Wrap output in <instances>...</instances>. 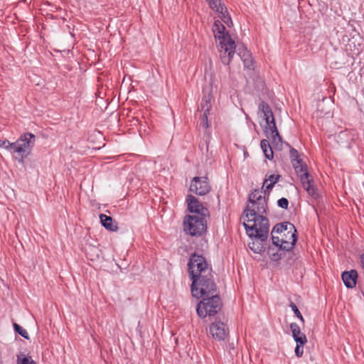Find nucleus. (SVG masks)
Listing matches in <instances>:
<instances>
[{"instance_id": "obj_31", "label": "nucleus", "mask_w": 364, "mask_h": 364, "mask_svg": "<svg viewBox=\"0 0 364 364\" xmlns=\"http://www.w3.org/2000/svg\"><path fill=\"white\" fill-rule=\"evenodd\" d=\"M289 306L291 307V310L294 311L295 316L302 322V323H304L305 321H304V318L302 314L299 311L296 305L292 301H290Z\"/></svg>"}, {"instance_id": "obj_38", "label": "nucleus", "mask_w": 364, "mask_h": 364, "mask_svg": "<svg viewBox=\"0 0 364 364\" xmlns=\"http://www.w3.org/2000/svg\"><path fill=\"white\" fill-rule=\"evenodd\" d=\"M271 239H272V245L275 247H279V245L282 244V240H281V238H279V237H276L274 235V233H272V232H271Z\"/></svg>"}, {"instance_id": "obj_34", "label": "nucleus", "mask_w": 364, "mask_h": 364, "mask_svg": "<svg viewBox=\"0 0 364 364\" xmlns=\"http://www.w3.org/2000/svg\"><path fill=\"white\" fill-rule=\"evenodd\" d=\"M272 183H266L264 188H262V190L260 191L262 192V196H265L266 198L269 199L270 192L272 190L274 186L272 185Z\"/></svg>"}, {"instance_id": "obj_26", "label": "nucleus", "mask_w": 364, "mask_h": 364, "mask_svg": "<svg viewBox=\"0 0 364 364\" xmlns=\"http://www.w3.org/2000/svg\"><path fill=\"white\" fill-rule=\"evenodd\" d=\"M208 113L200 112V115L199 117V125L203 129H208L210 126L208 121Z\"/></svg>"}, {"instance_id": "obj_27", "label": "nucleus", "mask_w": 364, "mask_h": 364, "mask_svg": "<svg viewBox=\"0 0 364 364\" xmlns=\"http://www.w3.org/2000/svg\"><path fill=\"white\" fill-rule=\"evenodd\" d=\"M281 178V175L279 174H270L268 176V174L266 175V177L263 181V184H262V188H264L265 184L269 181V183H272V185H273L274 186V185L279 181Z\"/></svg>"}, {"instance_id": "obj_28", "label": "nucleus", "mask_w": 364, "mask_h": 364, "mask_svg": "<svg viewBox=\"0 0 364 364\" xmlns=\"http://www.w3.org/2000/svg\"><path fill=\"white\" fill-rule=\"evenodd\" d=\"M237 54L240 57L242 60L252 56L251 53L247 50V48L243 44L238 46Z\"/></svg>"}, {"instance_id": "obj_32", "label": "nucleus", "mask_w": 364, "mask_h": 364, "mask_svg": "<svg viewBox=\"0 0 364 364\" xmlns=\"http://www.w3.org/2000/svg\"><path fill=\"white\" fill-rule=\"evenodd\" d=\"M242 62H243V64H244V66H245V68H247L248 70H255V62L252 59V56L248 58L244 59L242 60Z\"/></svg>"}, {"instance_id": "obj_19", "label": "nucleus", "mask_w": 364, "mask_h": 364, "mask_svg": "<svg viewBox=\"0 0 364 364\" xmlns=\"http://www.w3.org/2000/svg\"><path fill=\"white\" fill-rule=\"evenodd\" d=\"M236 47L237 46H236L235 41H234V45H230L225 42V46H223V47H220L221 49H224V54L228 53L227 56H223L221 58V61L224 65H228L230 64V63L231 62L232 58L235 53Z\"/></svg>"}, {"instance_id": "obj_22", "label": "nucleus", "mask_w": 364, "mask_h": 364, "mask_svg": "<svg viewBox=\"0 0 364 364\" xmlns=\"http://www.w3.org/2000/svg\"><path fill=\"white\" fill-rule=\"evenodd\" d=\"M213 96L210 93L204 94L200 102V107L198 109V112H205L210 114V111L212 108L211 100Z\"/></svg>"}, {"instance_id": "obj_41", "label": "nucleus", "mask_w": 364, "mask_h": 364, "mask_svg": "<svg viewBox=\"0 0 364 364\" xmlns=\"http://www.w3.org/2000/svg\"><path fill=\"white\" fill-rule=\"evenodd\" d=\"M228 53L227 54H224V49H221L220 50V58L223 56H227Z\"/></svg>"}, {"instance_id": "obj_36", "label": "nucleus", "mask_w": 364, "mask_h": 364, "mask_svg": "<svg viewBox=\"0 0 364 364\" xmlns=\"http://www.w3.org/2000/svg\"><path fill=\"white\" fill-rule=\"evenodd\" d=\"M277 205L283 209H288L289 206V200L286 198H281L277 200Z\"/></svg>"}, {"instance_id": "obj_25", "label": "nucleus", "mask_w": 364, "mask_h": 364, "mask_svg": "<svg viewBox=\"0 0 364 364\" xmlns=\"http://www.w3.org/2000/svg\"><path fill=\"white\" fill-rule=\"evenodd\" d=\"M16 357L17 364H37L36 362L32 359L31 355H26L23 352H20Z\"/></svg>"}, {"instance_id": "obj_42", "label": "nucleus", "mask_w": 364, "mask_h": 364, "mask_svg": "<svg viewBox=\"0 0 364 364\" xmlns=\"http://www.w3.org/2000/svg\"><path fill=\"white\" fill-rule=\"evenodd\" d=\"M244 155L245 156H246L247 155H248V153L247 151H245Z\"/></svg>"}, {"instance_id": "obj_18", "label": "nucleus", "mask_w": 364, "mask_h": 364, "mask_svg": "<svg viewBox=\"0 0 364 364\" xmlns=\"http://www.w3.org/2000/svg\"><path fill=\"white\" fill-rule=\"evenodd\" d=\"M215 12L218 14L219 18L228 26H230L232 25L231 17L228 11V9L225 4L220 2L217 9L213 10Z\"/></svg>"}, {"instance_id": "obj_29", "label": "nucleus", "mask_w": 364, "mask_h": 364, "mask_svg": "<svg viewBox=\"0 0 364 364\" xmlns=\"http://www.w3.org/2000/svg\"><path fill=\"white\" fill-rule=\"evenodd\" d=\"M14 142H10L8 139L0 140V148H4L9 151L11 154H14Z\"/></svg>"}, {"instance_id": "obj_40", "label": "nucleus", "mask_w": 364, "mask_h": 364, "mask_svg": "<svg viewBox=\"0 0 364 364\" xmlns=\"http://www.w3.org/2000/svg\"><path fill=\"white\" fill-rule=\"evenodd\" d=\"M91 250L93 252V255H95L97 257L99 256V250L96 248L95 247H92L91 248Z\"/></svg>"}, {"instance_id": "obj_3", "label": "nucleus", "mask_w": 364, "mask_h": 364, "mask_svg": "<svg viewBox=\"0 0 364 364\" xmlns=\"http://www.w3.org/2000/svg\"><path fill=\"white\" fill-rule=\"evenodd\" d=\"M197 304L196 313L201 318L215 317L222 310L223 302L218 294L200 297Z\"/></svg>"}, {"instance_id": "obj_5", "label": "nucleus", "mask_w": 364, "mask_h": 364, "mask_svg": "<svg viewBox=\"0 0 364 364\" xmlns=\"http://www.w3.org/2000/svg\"><path fill=\"white\" fill-rule=\"evenodd\" d=\"M183 228L186 235L199 237L207 232L206 217L186 215L183 220Z\"/></svg>"}, {"instance_id": "obj_37", "label": "nucleus", "mask_w": 364, "mask_h": 364, "mask_svg": "<svg viewBox=\"0 0 364 364\" xmlns=\"http://www.w3.org/2000/svg\"><path fill=\"white\" fill-rule=\"evenodd\" d=\"M206 2L208 4L209 7L212 10H215L218 6V4L220 2H222L221 0H205Z\"/></svg>"}, {"instance_id": "obj_12", "label": "nucleus", "mask_w": 364, "mask_h": 364, "mask_svg": "<svg viewBox=\"0 0 364 364\" xmlns=\"http://www.w3.org/2000/svg\"><path fill=\"white\" fill-rule=\"evenodd\" d=\"M209 333L211 336L218 341H225L229 334L227 325L220 320H215L210 325Z\"/></svg>"}, {"instance_id": "obj_30", "label": "nucleus", "mask_w": 364, "mask_h": 364, "mask_svg": "<svg viewBox=\"0 0 364 364\" xmlns=\"http://www.w3.org/2000/svg\"><path fill=\"white\" fill-rule=\"evenodd\" d=\"M13 326H14V331L16 333L21 335L24 338L29 340L28 333L22 326H21L19 324H18L16 323H14Z\"/></svg>"}, {"instance_id": "obj_14", "label": "nucleus", "mask_w": 364, "mask_h": 364, "mask_svg": "<svg viewBox=\"0 0 364 364\" xmlns=\"http://www.w3.org/2000/svg\"><path fill=\"white\" fill-rule=\"evenodd\" d=\"M292 166L295 170L297 176L299 178L301 184L303 183V182H305V181H308L309 179L312 178L308 171V168L306 163L298 161L297 162L295 163L294 165Z\"/></svg>"}, {"instance_id": "obj_33", "label": "nucleus", "mask_w": 364, "mask_h": 364, "mask_svg": "<svg viewBox=\"0 0 364 364\" xmlns=\"http://www.w3.org/2000/svg\"><path fill=\"white\" fill-rule=\"evenodd\" d=\"M307 342H298L296 343V348H295V350H294V352H295V355L298 357V358H301L303 354H304V346L306 343Z\"/></svg>"}, {"instance_id": "obj_17", "label": "nucleus", "mask_w": 364, "mask_h": 364, "mask_svg": "<svg viewBox=\"0 0 364 364\" xmlns=\"http://www.w3.org/2000/svg\"><path fill=\"white\" fill-rule=\"evenodd\" d=\"M302 186L312 199L316 200L321 198L319 191L317 186L314 184V181L312 178L308 181H305V182H303Z\"/></svg>"}, {"instance_id": "obj_13", "label": "nucleus", "mask_w": 364, "mask_h": 364, "mask_svg": "<svg viewBox=\"0 0 364 364\" xmlns=\"http://www.w3.org/2000/svg\"><path fill=\"white\" fill-rule=\"evenodd\" d=\"M358 278V274L355 269L344 271L341 274V279L343 282V284L348 289H353L355 287Z\"/></svg>"}, {"instance_id": "obj_4", "label": "nucleus", "mask_w": 364, "mask_h": 364, "mask_svg": "<svg viewBox=\"0 0 364 364\" xmlns=\"http://www.w3.org/2000/svg\"><path fill=\"white\" fill-rule=\"evenodd\" d=\"M259 112H261L264 119L266 122L264 132L267 133L268 130L271 132L272 144L274 149L281 150L283 145V141L281 135L279 133L276 125V121L269 104L264 101H262L258 106Z\"/></svg>"}, {"instance_id": "obj_39", "label": "nucleus", "mask_w": 364, "mask_h": 364, "mask_svg": "<svg viewBox=\"0 0 364 364\" xmlns=\"http://www.w3.org/2000/svg\"><path fill=\"white\" fill-rule=\"evenodd\" d=\"M267 156H265L267 159L272 161L274 159V151L272 147L270 146L267 149Z\"/></svg>"}, {"instance_id": "obj_6", "label": "nucleus", "mask_w": 364, "mask_h": 364, "mask_svg": "<svg viewBox=\"0 0 364 364\" xmlns=\"http://www.w3.org/2000/svg\"><path fill=\"white\" fill-rule=\"evenodd\" d=\"M36 144V135L31 132L22 134L14 142L15 146L14 154L16 153L18 156L15 159L18 163L23 164L25 159L31 154Z\"/></svg>"}, {"instance_id": "obj_10", "label": "nucleus", "mask_w": 364, "mask_h": 364, "mask_svg": "<svg viewBox=\"0 0 364 364\" xmlns=\"http://www.w3.org/2000/svg\"><path fill=\"white\" fill-rule=\"evenodd\" d=\"M188 210L191 213L197 214L196 216L209 217L210 213L205 206L196 196L190 194L186 196Z\"/></svg>"}, {"instance_id": "obj_11", "label": "nucleus", "mask_w": 364, "mask_h": 364, "mask_svg": "<svg viewBox=\"0 0 364 364\" xmlns=\"http://www.w3.org/2000/svg\"><path fill=\"white\" fill-rule=\"evenodd\" d=\"M214 37L219 40L220 47L225 46V43L234 45V41L231 38L229 33L226 31L225 26L220 20H215L212 28Z\"/></svg>"}, {"instance_id": "obj_20", "label": "nucleus", "mask_w": 364, "mask_h": 364, "mask_svg": "<svg viewBox=\"0 0 364 364\" xmlns=\"http://www.w3.org/2000/svg\"><path fill=\"white\" fill-rule=\"evenodd\" d=\"M100 223L107 230L112 232H116L118 230L117 223L113 220L111 216H108L105 214L100 215Z\"/></svg>"}, {"instance_id": "obj_1", "label": "nucleus", "mask_w": 364, "mask_h": 364, "mask_svg": "<svg viewBox=\"0 0 364 364\" xmlns=\"http://www.w3.org/2000/svg\"><path fill=\"white\" fill-rule=\"evenodd\" d=\"M268 198L262 196L259 188L253 189L248 195L247 204L242 213L247 223L243 225L248 236H256L264 240L268 238L269 222L267 213Z\"/></svg>"}, {"instance_id": "obj_35", "label": "nucleus", "mask_w": 364, "mask_h": 364, "mask_svg": "<svg viewBox=\"0 0 364 364\" xmlns=\"http://www.w3.org/2000/svg\"><path fill=\"white\" fill-rule=\"evenodd\" d=\"M260 146L264 153V156H267V149L270 147L269 142L267 139H262L260 141Z\"/></svg>"}, {"instance_id": "obj_9", "label": "nucleus", "mask_w": 364, "mask_h": 364, "mask_svg": "<svg viewBox=\"0 0 364 364\" xmlns=\"http://www.w3.org/2000/svg\"><path fill=\"white\" fill-rule=\"evenodd\" d=\"M211 191V186L206 176H195L191 181L189 191L197 196H205Z\"/></svg>"}, {"instance_id": "obj_2", "label": "nucleus", "mask_w": 364, "mask_h": 364, "mask_svg": "<svg viewBox=\"0 0 364 364\" xmlns=\"http://www.w3.org/2000/svg\"><path fill=\"white\" fill-rule=\"evenodd\" d=\"M193 278L191 279L192 282L191 291L193 297L198 299L203 296L219 293L213 271L203 275H193Z\"/></svg>"}, {"instance_id": "obj_23", "label": "nucleus", "mask_w": 364, "mask_h": 364, "mask_svg": "<svg viewBox=\"0 0 364 364\" xmlns=\"http://www.w3.org/2000/svg\"><path fill=\"white\" fill-rule=\"evenodd\" d=\"M294 228H296L294 224L290 222H283L276 224L272 228V233L277 232L282 234L285 232H291Z\"/></svg>"}, {"instance_id": "obj_21", "label": "nucleus", "mask_w": 364, "mask_h": 364, "mask_svg": "<svg viewBox=\"0 0 364 364\" xmlns=\"http://www.w3.org/2000/svg\"><path fill=\"white\" fill-rule=\"evenodd\" d=\"M289 327L292 333V337L296 343L302 341L307 342V338L306 335L301 331L300 327L297 323H291Z\"/></svg>"}, {"instance_id": "obj_7", "label": "nucleus", "mask_w": 364, "mask_h": 364, "mask_svg": "<svg viewBox=\"0 0 364 364\" xmlns=\"http://www.w3.org/2000/svg\"><path fill=\"white\" fill-rule=\"evenodd\" d=\"M187 266L190 279H193V275H203L213 271L211 265L208 263L205 257L196 252L191 254Z\"/></svg>"}, {"instance_id": "obj_15", "label": "nucleus", "mask_w": 364, "mask_h": 364, "mask_svg": "<svg viewBox=\"0 0 364 364\" xmlns=\"http://www.w3.org/2000/svg\"><path fill=\"white\" fill-rule=\"evenodd\" d=\"M251 238H255V241H252V242H250L248 244L249 247L252 251H253L255 253L262 254L264 252L267 250V238H266L264 240H262V238H259L256 236H249Z\"/></svg>"}, {"instance_id": "obj_8", "label": "nucleus", "mask_w": 364, "mask_h": 364, "mask_svg": "<svg viewBox=\"0 0 364 364\" xmlns=\"http://www.w3.org/2000/svg\"><path fill=\"white\" fill-rule=\"evenodd\" d=\"M282 244H280V249L288 252L287 263L291 264L290 259L294 256L293 249L298 240V232L296 228H294L291 232L288 231L284 232L281 237Z\"/></svg>"}, {"instance_id": "obj_24", "label": "nucleus", "mask_w": 364, "mask_h": 364, "mask_svg": "<svg viewBox=\"0 0 364 364\" xmlns=\"http://www.w3.org/2000/svg\"><path fill=\"white\" fill-rule=\"evenodd\" d=\"M283 144L289 148V157L292 165H294L298 161H302V159H300V154L296 149L292 147L288 142L285 141Z\"/></svg>"}, {"instance_id": "obj_16", "label": "nucleus", "mask_w": 364, "mask_h": 364, "mask_svg": "<svg viewBox=\"0 0 364 364\" xmlns=\"http://www.w3.org/2000/svg\"><path fill=\"white\" fill-rule=\"evenodd\" d=\"M267 249V254L272 261L279 262L282 258L288 257V252L282 250L279 247H275L273 245H269Z\"/></svg>"}]
</instances>
